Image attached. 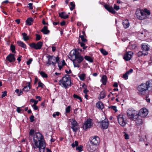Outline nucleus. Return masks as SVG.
<instances>
[{
	"label": "nucleus",
	"mask_w": 152,
	"mask_h": 152,
	"mask_svg": "<svg viewBox=\"0 0 152 152\" xmlns=\"http://www.w3.org/2000/svg\"><path fill=\"white\" fill-rule=\"evenodd\" d=\"M84 35H80V37L81 38V40L83 42H87V39L85 38V37Z\"/></svg>",
	"instance_id": "nucleus-37"
},
{
	"label": "nucleus",
	"mask_w": 152,
	"mask_h": 152,
	"mask_svg": "<svg viewBox=\"0 0 152 152\" xmlns=\"http://www.w3.org/2000/svg\"><path fill=\"white\" fill-rule=\"evenodd\" d=\"M23 38L25 41H26L29 39V37L27 36V34L25 33H23L22 34Z\"/></svg>",
	"instance_id": "nucleus-33"
},
{
	"label": "nucleus",
	"mask_w": 152,
	"mask_h": 152,
	"mask_svg": "<svg viewBox=\"0 0 152 152\" xmlns=\"http://www.w3.org/2000/svg\"><path fill=\"white\" fill-rule=\"evenodd\" d=\"M99 142V137L95 136L91 138L90 141L91 144L97 145L98 144Z\"/></svg>",
	"instance_id": "nucleus-16"
},
{
	"label": "nucleus",
	"mask_w": 152,
	"mask_h": 152,
	"mask_svg": "<svg viewBox=\"0 0 152 152\" xmlns=\"http://www.w3.org/2000/svg\"><path fill=\"white\" fill-rule=\"evenodd\" d=\"M91 144L90 145L89 144L87 145V150L90 152H95L97 148V146Z\"/></svg>",
	"instance_id": "nucleus-12"
},
{
	"label": "nucleus",
	"mask_w": 152,
	"mask_h": 152,
	"mask_svg": "<svg viewBox=\"0 0 152 152\" xmlns=\"http://www.w3.org/2000/svg\"><path fill=\"white\" fill-rule=\"evenodd\" d=\"M96 107L98 109H103L104 107L103 104L100 101L98 102L96 104Z\"/></svg>",
	"instance_id": "nucleus-23"
},
{
	"label": "nucleus",
	"mask_w": 152,
	"mask_h": 152,
	"mask_svg": "<svg viewBox=\"0 0 152 152\" xmlns=\"http://www.w3.org/2000/svg\"><path fill=\"white\" fill-rule=\"evenodd\" d=\"M78 145V142L77 141H75L74 143L72 144L71 145L72 147L74 148L75 146H77Z\"/></svg>",
	"instance_id": "nucleus-42"
},
{
	"label": "nucleus",
	"mask_w": 152,
	"mask_h": 152,
	"mask_svg": "<svg viewBox=\"0 0 152 152\" xmlns=\"http://www.w3.org/2000/svg\"><path fill=\"white\" fill-rule=\"evenodd\" d=\"M32 61V59L31 58L29 59V60L27 62L26 64L28 65H30L31 63V62Z\"/></svg>",
	"instance_id": "nucleus-55"
},
{
	"label": "nucleus",
	"mask_w": 152,
	"mask_h": 152,
	"mask_svg": "<svg viewBox=\"0 0 152 152\" xmlns=\"http://www.w3.org/2000/svg\"><path fill=\"white\" fill-rule=\"evenodd\" d=\"M128 74L126 72L125 74H124L123 75V78L125 80H127L128 78Z\"/></svg>",
	"instance_id": "nucleus-47"
},
{
	"label": "nucleus",
	"mask_w": 152,
	"mask_h": 152,
	"mask_svg": "<svg viewBox=\"0 0 152 152\" xmlns=\"http://www.w3.org/2000/svg\"><path fill=\"white\" fill-rule=\"evenodd\" d=\"M69 121L71 122V128L73 131L76 132L79 129L77 123L74 118L70 119Z\"/></svg>",
	"instance_id": "nucleus-10"
},
{
	"label": "nucleus",
	"mask_w": 152,
	"mask_h": 152,
	"mask_svg": "<svg viewBox=\"0 0 152 152\" xmlns=\"http://www.w3.org/2000/svg\"><path fill=\"white\" fill-rule=\"evenodd\" d=\"M30 102H34V104L33 105H36L38 102V101L37 100H36L35 99H31L30 100Z\"/></svg>",
	"instance_id": "nucleus-43"
},
{
	"label": "nucleus",
	"mask_w": 152,
	"mask_h": 152,
	"mask_svg": "<svg viewBox=\"0 0 152 152\" xmlns=\"http://www.w3.org/2000/svg\"><path fill=\"white\" fill-rule=\"evenodd\" d=\"M10 49L13 53H15L16 52L15 51V46L13 45H11L10 47Z\"/></svg>",
	"instance_id": "nucleus-35"
},
{
	"label": "nucleus",
	"mask_w": 152,
	"mask_h": 152,
	"mask_svg": "<svg viewBox=\"0 0 152 152\" xmlns=\"http://www.w3.org/2000/svg\"><path fill=\"white\" fill-rule=\"evenodd\" d=\"M105 96V92L104 91H102L99 95V99H103Z\"/></svg>",
	"instance_id": "nucleus-31"
},
{
	"label": "nucleus",
	"mask_w": 152,
	"mask_h": 152,
	"mask_svg": "<svg viewBox=\"0 0 152 152\" xmlns=\"http://www.w3.org/2000/svg\"><path fill=\"white\" fill-rule=\"evenodd\" d=\"M124 137L125 139L127 140L129 139V136L127 134H124Z\"/></svg>",
	"instance_id": "nucleus-60"
},
{
	"label": "nucleus",
	"mask_w": 152,
	"mask_h": 152,
	"mask_svg": "<svg viewBox=\"0 0 152 152\" xmlns=\"http://www.w3.org/2000/svg\"><path fill=\"white\" fill-rule=\"evenodd\" d=\"M2 97H4L6 96H7V92L6 91H4L2 92Z\"/></svg>",
	"instance_id": "nucleus-54"
},
{
	"label": "nucleus",
	"mask_w": 152,
	"mask_h": 152,
	"mask_svg": "<svg viewBox=\"0 0 152 152\" xmlns=\"http://www.w3.org/2000/svg\"><path fill=\"white\" fill-rule=\"evenodd\" d=\"M79 43L80 44L81 46L83 48V49H85L87 47V46H85V44L83 43L82 42H79Z\"/></svg>",
	"instance_id": "nucleus-45"
},
{
	"label": "nucleus",
	"mask_w": 152,
	"mask_h": 152,
	"mask_svg": "<svg viewBox=\"0 0 152 152\" xmlns=\"http://www.w3.org/2000/svg\"><path fill=\"white\" fill-rule=\"evenodd\" d=\"M59 113H60L58 112H55L53 114V117L55 118V117H56V116H59Z\"/></svg>",
	"instance_id": "nucleus-46"
},
{
	"label": "nucleus",
	"mask_w": 152,
	"mask_h": 152,
	"mask_svg": "<svg viewBox=\"0 0 152 152\" xmlns=\"http://www.w3.org/2000/svg\"><path fill=\"white\" fill-rule=\"evenodd\" d=\"M100 51L104 55H106L108 54V53L105 50L103 49H100Z\"/></svg>",
	"instance_id": "nucleus-39"
},
{
	"label": "nucleus",
	"mask_w": 152,
	"mask_h": 152,
	"mask_svg": "<svg viewBox=\"0 0 152 152\" xmlns=\"http://www.w3.org/2000/svg\"><path fill=\"white\" fill-rule=\"evenodd\" d=\"M32 106L33 107V109L34 110H37L38 109V107L36 105H32Z\"/></svg>",
	"instance_id": "nucleus-57"
},
{
	"label": "nucleus",
	"mask_w": 152,
	"mask_h": 152,
	"mask_svg": "<svg viewBox=\"0 0 152 152\" xmlns=\"http://www.w3.org/2000/svg\"><path fill=\"white\" fill-rule=\"evenodd\" d=\"M117 119L119 124L121 126H125L127 124L126 119L124 118L123 115H118L117 116Z\"/></svg>",
	"instance_id": "nucleus-9"
},
{
	"label": "nucleus",
	"mask_w": 152,
	"mask_h": 152,
	"mask_svg": "<svg viewBox=\"0 0 152 152\" xmlns=\"http://www.w3.org/2000/svg\"><path fill=\"white\" fill-rule=\"evenodd\" d=\"M123 25L125 29L128 28L129 26V23L127 19L124 20L122 22Z\"/></svg>",
	"instance_id": "nucleus-20"
},
{
	"label": "nucleus",
	"mask_w": 152,
	"mask_h": 152,
	"mask_svg": "<svg viewBox=\"0 0 152 152\" xmlns=\"http://www.w3.org/2000/svg\"><path fill=\"white\" fill-rule=\"evenodd\" d=\"M21 110L20 109V107H17V111L18 113H20Z\"/></svg>",
	"instance_id": "nucleus-61"
},
{
	"label": "nucleus",
	"mask_w": 152,
	"mask_h": 152,
	"mask_svg": "<svg viewBox=\"0 0 152 152\" xmlns=\"http://www.w3.org/2000/svg\"><path fill=\"white\" fill-rule=\"evenodd\" d=\"M44 85L40 81L38 82V87H41L42 88L44 87Z\"/></svg>",
	"instance_id": "nucleus-48"
},
{
	"label": "nucleus",
	"mask_w": 152,
	"mask_h": 152,
	"mask_svg": "<svg viewBox=\"0 0 152 152\" xmlns=\"http://www.w3.org/2000/svg\"><path fill=\"white\" fill-rule=\"evenodd\" d=\"M92 124L91 123V120L90 119H88L85 122L83 126V129L85 130H86L90 128Z\"/></svg>",
	"instance_id": "nucleus-13"
},
{
	"label": "nucleus",
	"mask_w": 152,
	"mask_h": 152,
	"mask_svg": "<svg viewBox=\"0 0 152 152\" xmlns=\"http://www.w3.org/2000/svg\"><path fill=\"white\" fill-rule=\"evenodd\" d=\"M43 45L42 42L40 41L36 44L33 43L29 44V45L32 48H34L36 50H39L41 49Z\"/></svg>",
	"instance_id": "nucleus-11"
},
{
	"label": "nucleus",
	"mask_w": 152,
	"mask_h": 152,
	"mask_svg": "<svg viewBox=\"0 0 152 152\" xmlns=\"http://www.w3.org/2000/svg\"><path fill=\"white\" fill-rule=\"evenodd\" d=\"M36 40L37 41L41 39V37L38 34H36Z\"/></svg>",
	"instance_id": "nucleus-53"
},
{
	"label": "nucleus",
	"mask_w": 152,
	"mask_h": 152,
	"mask_svg": "<svg viewBox=\"0 0 152 152\" xmlns=\"http://www.w3.org/2000/svg\"><path fill=\"white\" fill-rule=\"evenodd\" d=\"M70 4L71 6V7H70V9L71 11H72L75 7V5L73 2H71Z\"/></svg>",
	"instance_id": "nucleus-40"
},
{
	"label": "nucleus",
	"mask_w": 152,
	"mask_h": 152,
	"mask_svg": "<svg viewBox=\"0 0 152 152\" xmlns=\"http://www.w3.org/2000/svg\"><path fill=\"white\" fill-rule=\"evenodd\" d=\"M40 74L43 77H48L47 75L44 72H41Z\"/></svg>",
	"instance_id": "nucleus-41"
},
{
	"label": "nucleus",
	"mask_w": 152,
	"mask_h": 152,
	"mask_svg": "<svg viewBox=\"0 0 152 152\" xmlns=\"http://www.w3.org/2000/svg\"><path fill=\"white\" fill-rule=\"evenodd\" d=\"M150 82L147 81L145 83H143L137 87V90L140 95H145L148 93V89L150 87Z\"/></svg>",
	"instance_id": "nucleus-2"
},
{
	"label": "nucleus",
	"mask_w": 152,
	"mask_h": 152,
	"mask_svg": "<svg viewBox=\"0 0 152 152\" xmlns=\"http://www.w3.org/2000/svg\"><path fill=\"white\" fill-rule=\"evenodd\" d=\"M104 7L108 12H111L113 14H115L116 12L114 10L113 7L112 6H110L107 4H105L104 5Z\"/></svg>",
	"instance_id": "nucleus-17"
},
{
	"label": "nucleus",
	"mask_w": 152,
	"mask_h": 152,
	"mask_svg": "<svg viewBox=\"0 0 152 152\" xmlns=\"http://www.w3.org/2000/svg\"><path fill=\"white\" fill-rule=\"evenodd\" d=\"M33 4L32 3H29L28 4V7L30 10H32L33 8L32 6Z\"/></svg>",
	"instance_id": "nucleus-56"
},
{
	"label": "nucleus",
	"mask_w": 152,
	"mask_h": 152,
	"mask_svg": "<svg viewBox=\"0 0 152 152\" xmlns=\"http://www.w3.org/2000/svg\"><path fill=\"white\" fill-rule=\"evenodd\" d=\"M65 24V22L64 21H63L62 22L60 23V24L61 26H63Z\"/></svg>",
	"instance_id": "nucleus-64"
},
{
	"label": "nucleus",
	"mask_w": 152,
	"mask_h": 152,
	"mask_svg": "<svg viewBox=\"0 0 152 152\" xmlns=\"http://www.w3.org/2000/svg\"><path fill=\"white\" fill-rule=\"evenodd\" d=\"M133 71V69H131L129 71H127L126 72L129 75V73H132Z\"/></svg>",
	"instance_id": "nucleus-58"
},
{
	"label": "nucleus",
	"mask_w": 152,
	"mask_h": 152,
	"mask_svg": "<svg viewBox=\"0 0 152 152\" xmlns=\"http://www.w3.org/2000/svg\"><path fill=\"white\" fill-rule=\"evenodd\" d=\"M150 14V11L147 9H145L143 11L137 9L136 12V16L139 20H143L147 18Z\"/></svg>",
	"instance_id": "nucleus-3"
},
{
	"label": "nucleus",
	"mask_w": 152,
	"mask_h": 152,
	"mask_svg": "<svg viewBox=\"0 0 152 152\" xmlns=\"http://www.w3.org/2000/svg\"><path fill=\"white\" fill-rule=\"evenodd\" d=\"M127 115L130 119L135 120L138 117V112L132 108H129L127 111Z\"/></svg>",
	"instance_id": "nucleus-5"
},
{
	"label": "nucleus",
	"mask_w": 152,
	"mask_h": 152,
	"mask_svg": "<svg viewBox=\"0 0 152 152\" xmlns=\"http://www.w3.org/2000/svg\"><path fill=\"white\" fill-rule=\"evenodd\" d=\"M71 109V107L70 106H68L66 109L65 110V112L66 113H69L70 112Z\"/></svg>",
	"instance_id": "nucleus-44"
},
{
	"label": "nucleus",
	"mask_w": 152,
	"mask_h": 152,
	"mask_svg": "<svg viewBox=\"0 0 152 152\" xmlns=\"http://www.w3.org/2000/svg\"><path fill=\"white\" fill-rule=\"evenodd\" d=\"M102 127L103 129H107L108 126V120L107 119H105L100 122Z\"/></svg>",
	"instance_id": "nucleus-19"
},
{
	"label": "nucleus",
	"mask_w": 152,
	"mask_h": 152,
	"mask_svg": "<svg viewBox=\"0 0 152 152\" xmlns=\"http://www.w3.org/2000/svg\"><path fill=\"white\" fill-rule=\"evenodd\" d=\"M47 58L48 61L46 64L48 65V66L51 64L55 66L57 62L58 64L59 58L58 56L55 57L54 56L48 55L47 56Z\"/></svg>",
	"instance_id": "nucleus-6"
},
{
	"label": "nucleus",
	"mask_w": 152,
	"mask_h": 152,
	"mask_svg": "<svg viewBox=\"0 0 152 152\" xmlns=\"http://www.w3.org/2000/svg\"><path fill=\"white\" fill-rule=\"evenodd\" d=\"M31 88V86L30 83L29 82L28 83V85L25 86L23 89V90L26 92H28L29 91Z\"/></svg>",
	"instance_id": "nucleus-25"
},
{
	"label": "nucleus",
	"mask_w": 152,
	"mask_h": 152,
	"mask_svg": "<svg viewBox=\"0 0 152 152\" xmlns=\"http://www.w3.org/2000/svg\"><path fill=\"white\" fill-rule=\"evenodd\" d=\"M84 89L85 90L83 91V93L85 94H87V93L88 91L86 89V88Z\"/></svg>",
	"instance_id": "nucleus-63"
},
{
	"label": "nucleus",
	"mask_w": 152,
	"mask_h": 152,
	"mask_svg": "<svg viewBox=\"0 0 152 152\" xmlns=\"http://www.w3.org/2000/svg\"><path fill=\"white\" fill-rule=\"evenodd\" d=\"M148 52L145 51L144 52V51H139L137 53V56L138 57L140 56H144L148 54Z\"/></svg>",
	"instance_id": "nucleus-28"
},
{
	"label": "nucleus",
	"mask_w": 152,
	"mask_h": 152,
	"mask_svg": "<svg viewBox=\"0 0 152 152\" xmlns=\"http://www.w3.org/2000/svg\"><path fill=\"white\" fill-rule=\"evenodd\" d=\"M131 48L132 49H135L137 47V46L135 44H133L131 45Z\"/></svg>",
	"instance_id": "nucleus-59"
},
{
	"label": "nucleus",
	"mask_w": 152,
	"mask_h": 152,
	"mask_svg": "<svg viewBox=\"0 0 152 152\" xmlns=\"http://www.w3.org/2000/svg\"><path fill=\"white\" fill-rule=\"evenodd\" d=\"M33 139L34 142H37L39 143L40 142H45L43 136L39 132L36 133L34 135Z\"/></svg>",
	"instance_id": "nucleus-8"
},
{
	"label": "nucleus",
	"mask_w": 152,
	"mask_h": 152,
	"mask_svg": "<svg viewBox=\"0 0 152 152\" xmlns=\"http://www.w3.org/2000/svg\"><path fill=\"white\" fill-rule=\"evenodd\" d=\"M73 97L74 98L79 100L80 102H82V100L81 98L79 96L75 94H74L73 95Z\"/></svg>",
	"instance_id": "nucleus-34"
},
{
	"label": "nucleus",
	"mask_w": 152,
	"mask_h": 152,
	"mask_svg": "<svg viewBox=\"0 0 152 152\" xmlns=\"http://www.w3.org/2000/svg\"><path fill=\"white\" fill-rule=\"evenodd\" d=\"M34 144H33V148L36 150V149L39 148V151L40 152H44L45 151L46 145L45 142H40L39 143L37 142H34Z\"/></svg>",
	"instance_id": "nucleus-7"
},
{
	"label": "nucleus",
	"mask_w": 152,
	"mask_h": 152,
	"mask_svg": "<svg viewBox=\"0 0 152 152\" xmlns=\"http://www.w3.org/2000/svg\"><path fill=\"white\" fill-rule=\"evenodd\" d=\"M41 31L44 34H47L50 33V31L48 29V27L45 26L41 29Z\"/></svg>",
	"instance_id": "nucleus-21"
},
{
	"label": "nucleus",
	"mask_w": 152,
	"mask_h": 152,
	"mask_svg": "<svg viewBox=\"0 0 152 152\" xmlns=\"http://www.w3.org/2000/svg\"><path fill=\"white\" fill-rule=\"evenodd\" d=\"M148 113L147 110L145 108H143L140 110L138 114L142 117H144L146 116Z\"/></svg>",
	"instance_id": "nucleus-14"
},
{
	"label": "nucleus",
	"mask_w": 152,
	"mask_h": 152,
	"mask_svg": "<svg viewBox=\"0 0 152 152\" xmlns=\"http://www.w3.org/2000/svg\"><path fill=\"white\" fill-rule=\"evenodd\" d=\"M85 74L83 73L80 74L79 76V77L80 80H84L85 79Z\"/></svg>",
	"instance_id": "nucleus-36"
},
{
	"label": "nucleus",
	"mask_w": 152,
	"mask_h": 152,
	"mask_svg": "<svg viewBox=\"0 0 152 152\" xmlns=\"http://www.w3.org/2000/svg\"><path fill=\"white\" fill-rule=\"evenodd\" d=\"M110 108L113 109L115 111V112L117 111V110L116 109V107L115 106H111Z\"/></svg>",
	"instance_id": "nucleus-49"
},
{
	"label": "nucleus",
	"mask_w": 152,
	"mask_h": 152,
	"mask_svg": "<svg viewBox=\"0 0 152 152\" xmlns=\"http://www.w3.org/2000/svg\"><path fill=\"white\" fill-rule=\"evenodd\" d=\"M114 8L116 10H118L119 9L120 7L119 6H117L116 4H114Z\"/></svg>",
	"instance_id": "nucleus-51"
},
{
	"label": "nucleus",
	"mask_w": 152,
	"mask_h": 152,
	"mask_svg": "<svg viewBox=\"0 0 152 152\" xmlns=\"http://www.w3.org/2000/svg\"><path fill=\"white\" fill-rule=\"evenodd\" d=\"M6 59L10 62H14L15 60V55L11 53L7 57Z\"/></svg>",
	"instance_id": "nucleus-18"
},
{
	"label": "nucleus",
	"mask_w": 152,
	"mask_h": 152,
	"mask_svg": "<svg viewBox=\"0 0 152 152\" xmlns=\"http://www.w3.org/2000/svg\"><path fill=\"white\" fill-rule=\"evenodd\" d=\"M84 58L86 60L89 61V62L92 63L93 61V59L88 56H86L84 57Z\"/></svg>",
	"instance_id": "nucleus-32"
},
{
	"label": "nucleus",
	"mask_w": 152,
	"mask_h": 152,
	"mask_svg": "<svg viewBox=\"0 0 152 152\" xmlns=\"http://www.w3.org/2000/svg\"><path fill=\"white\" fill-rule=\"evenodd\" d=\"M17 43L18 44V45L20 47H22L24 48H26V45L22 42L21 41H18L17 42Z\"/></svg>",
	"instance_id": "nucleus-29"
},
{
	"label": "nucleus",
	"mask_w": 152,
	"mask_h": 152,
	"mask_svg": "<svg viewBox=\"0 0 152 152\" xmlns=\"http://www.w3.org/2000/svg\"><path fill=\"white\" fill-rule=\"evenodd\" d=\"M70 77L68 75H66L63 77L62 79L60 80L59 83L60 85L65 88H67L69 86H70Z\"/></svg>",
	"instance_id": "nucleus-4"
},
{
	"label": "nucleus",
	"mask_w": 152,
	"mask_h": 152,
	"mask_svg": "<svg viewBox=\"0 0 152 152\" xmlns=\"http://www.w3.org/2000/svg\"><path fill=\"white\" fill-rule=\"evenodd\" d=\"M70 60L72 61L75 67H79L80 64L83 60L84 58L80 54L77 50H72L69 55Z\"/></svg>",
	"instance_id": "nucleus-1"
},
{
	"label": "nucleus",
	"mask_w": 152,
	"mask_h": 152,
	"mask_svg": "<svg viewBox=\"0 0 152 152\" xmlns=\"http://www.w3.org/2000/svg\"><path fill=\"white\" fill-rule=\"evenodd\" d=\"M148 96H146V100L147 102H150V99L149 98H148Z\"/></svg>",
	"instance_id": "nucleus-62"
},
{
	"label": "nucleus",
	"mask_w": 152,
	"mask_h": 152,
	"mask_svg": "<svg viewBox=\"0 0 152 152\" xmlns=\"http://www.w3.org/2000/svg\"><path fill=\"white\" fill-rule=\"evenodd\" d=\"M142 50L144 51H147L149 49V48L148 47V45L145 43L142 44Z\"/></svg>",
	"instance_id": "nucleus-22"
},
{
	"label": "nucleus",
	"mask_w": 152,
	"mask_h": 152,
	"mask_svg": "<svg viewBox=\"0 0 152 152\" xmlns=\"http://www.w3.org/2000/svg\"><path fill=\"white\" fill-rule=\"evenodd\" d=\"M83 146L81 145H80L78 147H77L76 148V149L79 152H81L83 150Z\"/></svg>",
	"instance_id": "nucleus-38"
},
{
	"label": "nucleus",
	"mask_w": 152,
	"mask_h": 152,
	"mask_svg": "<svg viewBox=\"0 0 152 152\" xmlns=\"http://www.w3.org/2000/svg\"><path fill=\"white\" fill-rule=\"evenodd\" d=\"M135 121L137 125H140L142 124V120L139 118V115L138 118L135 119Z\"/></svg>",
	"instance_id": "nucleus-30"
},
{
	"label": "nucleus",
	"mask_w": 152,
	"mask_h": 152,
	"mask_svg": "<svg viewBox=\"0 0 152 152\" xmlns=\"http://www.w3.org/2000/svg\"><path fill=\"white\" fill-rule=\"evenodd\" d=\"M34 130L31 129L30 130L29 134L31 136H32L33 135H34Z\"/></svg>",
	"instance_id": "nucleus-50"
},
{
	"label": "nucleus",
	"mask_w": 152,
	"mask_h": 152,
	"mask_svg": "<svg viewBox=\"0 0 152 152\" xmlns=\"http://www.w3.org/2000/svg\"><path fill=\"white\" fill-rule=\"evenodd\" d=\"M59 16L62 18L64 19L68 18L69 17L68 15H66L64 12H61L59 13Z\"/></svg>",
	"instance_id": "nucleus-24"
},
{
	"label": "nucleus",
	"mask_w": 152,
	"mask_h": 152,
	"mask_svg": "<svg viewBox=\"0 0 152 152\" xmlns=\"http://www.w3.org/2000/svg\"><path fill=\"white\" fill-rule=\"evenodd\" d=\"M101 80L103 85H106L107 80V77L106 76L104 75L103 76H102V77Z\"/></svg>",
	"instance_id": "nucleus-27"
},
{
	"label": "nucleus",
	"mask_w": 152,
	"mask_h": 152,
	"mask_svg": "<svg viewBox=\"0 0 152 152\" xmlns=\"http://www.w3.org/2000/svg\"><path fill=\"white\" fill-rule=\"evenodd\" d=\"M33 20L31 18H29L26 20V23L27 25L30 26L31 24V22H33Z\"/></svg>",
	"instance_id": "nucleus-26"
},
{
	"label": "nucleus",
	"mask_w": 152,
	"mask_h": 152,
	"mask_svg": "<svg viewBox=\"0 0 152 152\" xmlns=\"http://www.w3.org/2000/svg\"><path fill=\"white\" fill-rule=\"evenodd\" d=\"M133 54V53L132 52H127L124 54L123 58L126 61H129L131 59Z\"/></svg>",
	"instance_id": "nucleus-15"
},
{
	"label": "nucleus",
	"mask_w": 152,
	"mask_h": 152,
	"mask_svg": "<svg viewBox=\"0 0 152 152\" xmlns=\"http://www.w3.org/2000/svg\"><path fill=\"white\" fill-rule=\"evenodd\" d=\"M30 121L31 122H33L34 121V117L33 115H31L30 117Z\"/></svg>",
	"instance_id": "nucleus-52"
}]
</instances>
